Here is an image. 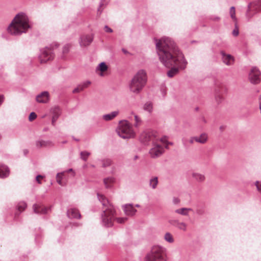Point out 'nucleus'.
Instances as JSON below:
<instances>
[{
  "label": "nucleus",
  "instance_id": "f257e3e1",
  "mask_svg": "<svg viewBox=\"0 0 261 261\" xmlns=\"http://www.w3.org/2000/svg\"><path fill=\"white\" fill-rule=\"evenodd\" d=\"M153 41L159 60L164 66L171 68L167 73L169 77L186 67L188 62L172 38L164 36L160 39L154 38Z\"/></svg>",
  "mask_w": 261,
  "mask_h": 261
},
{
  "label": "nucleus",
  "instance_id": "f03ea898",
  "mask_svg": "<svg viewBox=\"0 0 261 261\" xmlns=\"http://www.w3.org/2000/svg\"><path fill=\"white\" fill-rule=\"evenodd\" d=\"M31 27L28 17L21 12L15 16L8 28V31L12 35L18 36L26 33Z\"/></svg>",
  "mask_w": 261,
  "mask_h": 261
},
{
  "label": "nucleus",
  "instance_id": "7ed1b4c3",
  "mask_svg": "<svg viewBox=\"0 0 261 261\" xmlns=\"http://www.w3.org/2000/svg\"><path fill=\"white\" fill-rule=\"evenodd\" d=\"M97 197L103 207H106L101 214L102 224L106 227H111L113 226V220L115 219V210L113 205L103 195L97 193Z\"/></svg>",
  "mask_w": 261,
  "mask_h": 261
},
{
  "label": "nucleus",
  "instance_id": "20e7f679",
  "mask_svg": "<svg viewBox=\"0 0 261 261\" xmlns=\"http://www.w3.org/2000/svg\"><path fill=\"white\" fill-rule=\"evenodd\" d=\"M147 81L146 71L140 69L135 74L129 84V90L135 94L139 93L145 87Z\"/></svg>",
  "mask_w": 261,
  "mask_h": 261
},
{
  "label": "nucleus",
  "instance_id": "39448f33",
  "mask_svg": "<svg viewBox=\"0 0 261 261\" xmlns=\"http://www.w3.org/2000/svg\"><path fill=\"white\" fill-rule=\"evenodd\" d=\"M166 260V249L159 245L153 246L144 258V261Z\"/></svg>",
  "mask_w": 261,
  "mask_h": 261
},
{
  "label": "nucleus",
  "instance_id": "423d86ee",
  "mask_svg": "<svg viewBox=\"0 0 261 261\" xmlns=\"http://www.w3.org/2000/svg\"><path fill=\"white\" fill-rule=\"evenodd\" d=\"M117 134L123 139H128L135 136L132 124L126 120L120 121L119 125L116 129Z\"/></svg>",
  "mask_w": 261,
  "mask_h": 261
},
{
  "label": "nucleus",
  "instance_id": "0eeeda50",
  "mask_svg": "<svg viewBox=\"0 0 261 261\" xmlns=\"http://www.w3.org/2000/svg\"><path fill=\"white\" fill-rule=\"evenodd\" d=\"M259 12H261V1H255L248 6V10L246 14V18L249 21L254 14Z\"/></svg>",
  "mask_w": 261,
  "mask_h": 261
},
{
  "label": "nucleus",
  "instance_id": "6e6552de",
  "mask_svg": "<svg viewBox=\"0 0 261 261\" xmlns=\"http://www.w3.org/2000/svg\"><path fill=\"white\" fill-rule=\"evenodd\" d=\"M53 48L51 47H46L41 50L39 59L41 63H46L47 61L53 59L54 54L53 53Z\"/></svg>",
  "mask_w": 261,
  "mask_h": 261
},
{
  "label": "nucleus",
  "instance_id": "1a4fd4ad",
  "mask_svg": "<svg viewBox=\"0 0 261 261\" xmlns=\"http://www.w3.org/2000/svg\"><path fill=\"white\" fill-rule=\"evenodd\" d=\"M249 80L253 84H257L261 80V73L256 67H253L249 74Z\"/></svg>",
  "mask_w": 261,
  "mask_h": 261
},
{
  "label": "nucleus",
  "instance_id": "9d476101",
  "mask_svg": "<svg viewBox=\"0 0 261 261\" xmlns=\"http://www.w3.org/2000/svg\"><path fill=\"white\" fill-rule=\"evenodd\" d=\"M164 152V148L157 143H153V147L149 150V154L152 158L160 156Z\"/></svg>",
  "mask_w": 261,
  "mask_h": 261
},
{
  "label": "nucleus",
  "instance_id": "9b49d317",
  "mask_svg": "<svg viewBox=\"0 0 261 261\" xmlns=\"http://www.w3.org/2000/svg\"><path fill=\"white\" fill-rule=\"evenodd\" d=\"M223 62L226 65L229 66L233 64L234 62L233 57L230 54H226L224 51H220Z\"/></svg>",
  "mask_w": 261,
  "mask_h": 261
},
{
  "label": "nucleus",
  "instance_id": "f8f14e48",
  "mask_svg": "<svg viewBox=\"0 0 261 261\" xmlns=\"http://www.w3.org/2000/svg\"><path fill=\"white\" fill-rule=\"evenodd\" d=\"M93 40L92 35H83L81 37L80 44L81 46L89 45Z\"/></svg>",
  "mask_w": 261,
  "mask_h": 261
},
{
  "label": "nucleus",
  "instance_id": "ddd939ff",
  "mask_svg": "<svg viewBox=\"0 0 261 261\" xmlns=\"http://www.w3.org/2000/svg\"><path fill=\"white\" fill-rule=\"evenodd\" d=\"M122 207L124 212L126 215L132 216L137 212V210L135 208L132 204H126Z\"/></svg>",
  "mask_w": 261,
  "mask_h": 261
},
{
  "label": "nucleus",
  "instance_id": "4468645a",
  "mask_svg": "<svg viewBox=\"0 0 261 261\" xmlns=\"http://www.w3.org/2000/svg\"><path fill=\"white\" fill-rule=\"evenodd\" d=\"M71 173V175L72 176H74V172L73 171L72 169H69L67 171H64L60 173H58L57 174L56 178L57 182L61 186H63L64 184L62 181V178L63 176H65L66 173Z\"/></svg>",
  "mask_w": 261,
  "mask_h": 261
},
{
  "label": "nucleus",
  "instance_id": "2eb2a0df",
  "mask_svg": "<svg viewBox=\"0 0 261 261\" xmlns=\"http://www.w3.org/2000/svg\"><path fill=\"white\" fill-rule=\"evenodd\" d=\"M36 100L40 103H46L49 100V93L47 91H44L36 96Z\"/></svg>",
  "mask_w": 261,
  "mask_h": 261
},
{
  "label": "nucleus",
  "instance_id": "dca6fc26",
  "mask_svg": "<svg viewBox=\"0 0 261 261\" xmlns=\"http://www.w3.org/2000/svg\"><path fill=\"white\" fill-rule=\"evenodd\" d=\"M33 208L34 213L38 214H45L49 210L48 208L37 204L33 205Z\"/></svg>",
  "mask_w": 261,
  "mask_h": 261
},
{
  "label": "nucleus",
  "instance_id": "f3484780",
  "mask_svg": "<svg viewBox=\"0 0 261 261\" xmlns=\"http://www.w3.org/2000/svg\"><path fill=\"white\" fill-rule=\"evenodd\" d=\"M36 145L38 148L51 147L54 146V143L50 140H40L36 142Z\"/></svg>",
  "mask_w": 261,
  "mask_h": 261
},
{
  "label": "nucleus",
  "instance_id": "a211bd4d",
  "mask_svg": "<svg viewBox=\"0 0 261 261\" xmlns=\"http://www.w3.org/2000/svg\"><path fill=\"white\" fill-rule=\"evenodd\" d=\"M67 214L69 218L80 219L81 217L79 210L75 208H71L67 211Z\"/></svg>",
  "mask_w": 261,
  "mask_h": 261
},
{
  "label": "nucleus",
  "instance_id": "6ab92c4d",
  "mask_svg": "<svg viewBox=\"0 0 261 261\" xmlns=\"http://www.w3.org/2000/svg\"><path fill=\"white\" fill-rule=\"evenodd\" d=\"M52 124H55V122L61 114V109L59 107H55L53 110Z\"/></svg>",
  "mask_w": 261,
  "mask_h": 261
},
{
  "label": "nucleus",
  "instance_id": "aec40b11",
  "mask_svg": "<svg viewBox=\"0 0 261 261\" xmlns=\"http://www.w3.org/2000/svg\"><path fill=\"white\" fill-rule=\"evenodd\" d=\"M119 114V111H115L110 113L105 114L102 116V118L105 121H110L113 119Z\"/></svg>",
  "mask_w": 261,
  "mask_h": 261
},
{
  "label": "nucleus",
  "instance_id": "412c9836",
  "mask_svg": "<svg viewBox=\"0 0 261 261\" xmlns=\"http://www.w3.org/2000/svg\"><path fill=\"white\" fill-rule=\"evenodd\" d=\"M9 174V170L8 168L3 164H0V177L5 178Z\"/></svg>",
  "mask_w": 261,
  "mask_h": 261
},
{
  "label": "nucleus",
  "instance_id": "4be33fe9",
  "mask_svg": "<svg viewBox=\"0 0 261 261\" xmlns=\"http://www.w3.org/2000/svg\"><path fill=\"white\" fill-rule=\"evenodd\" d=\"M196 137V142L200 144H205L208 140V136L206 133H202L199 136Z\"/></svg>",
  "mask_w": 261,
  "mask_h": 261
},
{
  "label": "nucleus",
  "instance_id": "5701e85b",
  "mask_svg": "<svg viewBox=\"0 0 261 261\" xmlns=\"http://www.w3.org/2000/svg\"><path fill=\"white\" fill-rule=\"evenodd\" d=\"M192 211V209L191 208L182 207L176 209L175 211V212L182 216H188L189 215V212Z\"/></svg>",
  "mask_w": 261,
  "mask_h": 261
},
{
  "label": "nucleus",
  "instance_id": "b1692460",
  "mask_svg": "<svg viewBox=\"0 0 261 261\" xmlns=\"http://www.w3.org/2000/svg\"><path fill=\"white\" fill-rule=\"evenodd\" d=\"M151 135L148 132H143L140 135V139L142 142H147L151 140Z\"/></svg>",
  "mask_w": 261,
  "mask_h": 261
},
{
  "label": "nucleus",
  "instance_id": "393cba45",
  "mask_svg": "<svg viewBox=\"0 0 261 261\" xmlns=\"http://www.w3.org/2000/svg\"><path fill=\"white\" fill-rule=\"evenodd\" d=\"M193 178L197 182H202L205 180V176L204 175L197 173L193 172L192 173Z\"/></svg>",
  "mask_w": 261,
  "mask_h": 261
},
{
  "label": "nucleus",
  "instance_id": "a878e982",
  "mask_svg": "<svg viewBox=\"0 0 261 261\" xmlns=\"http://www.w3.org/2000/svg\"><path fill=\"white\" fill-rule=\"evenodd\" d=\"M114 178L113 177H108L104 179L103 182L106 188H109L111 187V184L114 182Z\"/></svg>",
  "mask_w": 261,
  "mask_h": 261
},
{
  "label": "nucleus",
  "instance_id": "bb28decb",
  "mask_svg": "<svg viewBox=\"0 0 261 261\" xmlns=\"http://www.w3.org/2000/svg\"><path fill=\"white\" fill-rule=\"evenodd\" d=\"M229 14L231 19L234 21V22H237V18L236 16V10L234 7L232 6L230 8Z\"/></svg>",
  "mask_w": 261,
  "mask_h": 261
},
{
  "label": "nucleus",
  "instance_id": "cd10ccee",
  "mask_svg": "<svg viewBox=\"0 0 261 261\" xmlns=\"http://www.w3.org/2000/svg\"><path fill=\"white\" fill-rule=\"evenodd\" d=\"M110 0H101L100 4L99 7L97 9L98 13L100 14L102 11V9H101V7L106 6L110 2Z\"/></svg>",
  "mask_w": 261,
  "mask_h": 261
},
{
  "label": "nucleus",
  "instance_id": "c85d7f7f",
  "mask_svg": "<svg viewBox=\"0 0 261 261\" xmlns=\"http://www.w3.org/2000/svg\"><path fill=\"white\" fill-rule=\"evenodd\" d=\"M164 239L169 243H172L174 242L173 236L170 232H166L165 234Z\"/></svg>",
  "mask_w": 261,
  "mask_h": 261
},
{
  "label": "nucleus",
  "instance_id": "c756f323",
  "mask_svg": "<svg viewBox=\"0 0 261 261\" xmlns=\"http://www.w3.org/2000/svg\"><path fill=\"white\" fill-rule=\"evenodd\" d=\"M90 155V153L87 151H81L80 153L81 158L84 162L87 161Z\"/></svg>",
  "mask_w": 261,
  "mask_h": 261
},
{
  "label": "nucleus",
  "instance_id": "7c9ffc66",
  "mask_svg": "<svg viewBox=\"0 0 261 261\" xmlns=\"http://www.w3.org/2000/svg\"><path fill=\"white\" fill-rule=\"evenodd\" d=\"M158 183V177H155L153 178H152V179H151L150 180L149 185H150V186L152 189H155Z\"/></svg>",
  "mask_w": 261,
  "mask_h": 261
},
{
  "label": "nucleus",
  "instance_id": "2f4dec72",
  "mask_svg": "<svg viewBox=\"0 0 261 261\" xmlns=\"http://www.w3.org/2000/svg\"><path fill=\"white\" fill-rule=\"evenodd\" d=\"M144 110L150 113L152 110V103L150 102H147L144 106Z\"/></svg>",
  "mask_w": 261,
  "mask_h": 261
},
{
  "label": "nucleus",
  "instance_id": "473e14b6",
  "mask_svg": "<svg viewBox=\"0 0 261 261\" xmlns=\"http://www.w3.org/2000/svg\"><path fill=\"white\" fill-rule=\"evenodd\" d=\"M98 69L100 71L104 72L107 70L108 66L105 62H101L98 65Z\"/></svg>",
  "mask_w": 261,
  "mask_h": 261
},
{
  "label": "nucleus",
  "instance_id": "72a5a7b5",
  "mask_svg": "<svg viewBox=\"0 0 261 261\" xmlns=\"http://www.w3.org/2000/svg\"><path fill=\"white\" fill-rule=\"evenodd\" d=\"M91 82L89 81H87L83 82L82 83L79 85L81 90H83L85 88L88 87L91 84Z\"/></svg>",
  "mask_w": 261,
  "mask_h": 261
},
{
  "label": "nucleus",
  "instance_id": "f704fd0d",
  "mask_svg": "<svg viewBox=\"0 0 261 261\" xmlns=\"http://www.w3.org/2000/svg\"><path fill=\"white\" fill-rule=\"evenodd\" d=\"M177 228L183 231H186L187 230V224L185 222H181L180 224H179Z\"/></svg>",
  "mask_w": 261,
  "mask_h": 261
},
{
  "label": "nucleus",
  "instance_id": "c9c22d12",
  "mask_svg": "<svg viewBox=\"0 0 261 261\" xmlns=\"http://www.w3.org/2000/svg\"><path fill=\"white\" fill-rule=\"evenodd\" d=\"M181 222H180L179 220H170L169 221V223L172 226L176 227L177 228V227H178V225L179 224H180Z\"/></svg>",
  "mask_w": 261,
  "mask_h": 261
},
{
  "label": "nucleus",
  "instance_id": "e433bc0d",
  "mask_svg": "<svg viewBox=\"0 0 261 261\" xmlns=\"http://www.w3.org/2000/svg\"><path fill=\"white\" fill-rule=\"evenodd\" d=\"M27 207V204L24 202H20L18 204L17 208L19 211H22Z\"/></svg>",
  "mask_w": 261,
  "mask_h": 261
},
{
  "label": "nucleus",
  "instance_id": "4c0bfd02",
  "mask_svg": "<svg viewBox=\"0 0 261 261\" xmlns=\"http://www.w3.org/2000/svg\"><path fill=\"white\" fill-rule=\"evenodd\" d=\"M181 141L182 145L185 148L187 149L189 147L190 144L189 143V139L183 138L181 139Z\"/></svg>",
  "mask_w": 261,
  "mask_h": 261
},
{
  "label": "nucleus",
  "instance_id": "58836bf2",
  "mask_svg": "<svg viewBox=\"0 0 261 261\" xmlns=\"http://www.w3.org/2000/svg\"><path fill=\"white\" fill-rule=\"evenodd\" d=\"M215 100L218 104H220L223 100V98L219 93H216L215 95Z\"/></svg>",
  "mask_w": 261,
  "mask_h": 261
},
{
  "label": "nucleus",
  "instance_id": "ea45409f",
  "mask_svg": "<svg viewBox=\"0 0 261 261\" xmlns=\"http://www.w3.org/2000/svg\"><path fill=\"white\" fill-rule=\"evenodd\" d=\"M239 28L237 26V22H235V28L232 31V35L234 36H237L239 35Z\"/></svg>",
  "mask_w": 261,
  "mask_h": 261
},
{
  "label": "nucleus",
  "instance_id": "a19ab883",
  "mask_svg": "<svg viewBox=\"0 0 261 261\" xmlns=\"http://www.w3.org/2000/svg\"><path fill=\"white\" fill-rule=\"evenodd\" d=\"M135 117V126L136 127H138L140 123H141V119L140 118L136 115H135L134 116Z\"/></svg>",
  "mask_w": 261,
  "mask_h": 261
},
{
  "label": "nucleus",
  "instance_id": "79ce46f5",
  "mask_svg": "<svg viewBox=\"0 0 261 261\" xmlns=\"http://www.w3.org/2000/svg\"><path fill=\"white\" fill-rule=\"evenodd\" d=\"M37 117V115L35 112H31L29 115V119L30 121H32L35 119Z\"/></svg>",
  "mask_w": 261,
  "mask_h": 261
},
{
  "label": "nucleus",
  "instance_id": "37998d69",
  "mask_svg": "<svg viewBox=\"0 0 261 261\" xmlns=\"http://www.w3.org/2000/svg\"><path fill=\"white\" fill-rule=\"evenodd\" d=\"M255 185L256 187V189L258 191H261V182H259L258 181H256L255 182Z\"/></svg>",
  "mask_w": 261,
  "mask_h": 261
},
{
  "label": "nucleus",
  "instance_id": "c03bdc74",
  "mask_svg": "<svg viewBox=\"0 0 261 261\" xmlns=\"http://www.w3.org/2000/svg\"><path fill=\"white\" fill-rule=\"evenodd\" d=\"M116 219L118 223H123L126 221V218H117Z\"/></svg>",
  "mask_w": 261,
  "mask_h": 261
},
{
  "label": "nucleus",
  "instance_id": "a18cd8bd",
  "mask_svg": "<svg viewBox=\"0 0 261 261\" xmlns=\"http://www.w3.org/2000/svg\"><path fill=\"white\" fill-rule=\"evenodd\" d=\"M69 45L68 44H66L64 46L63 48V53H67L69 51Z\"/></svg>",
  "mask_w": 261,
  "mask_h": 261
},
{
  "label": "nucleus",
  "instance_id": "49530a36",
  "mask_svg": "<svg viewBox=\"0 0 261 261\" xmlns=\"http://www.w3.org/2000/svg\"><path fill=\"white\" fill-rule=\"evenodd\" d=\"M180 203V199L177 197H173V203L175 205H177Z\"/></svg>",
  "mask_w": 261,
  "mask_h": 261
},
{
  "label": "nucleus",
  "instance_id": "de8ad7c7",
  "mask_svg": "<svg viewBox=\"0 0 261 261\" xmlns=\"http://www.w3.org/2000/svg\"><path fill=\"white\" fill-rule=\"evenodd\" d=\"M105 30L108 33H112L113 32L112 29L109 28L108 25L105 26Z\"/></svg>",
  "mask_w": 261,
  "mask_h": 261
},
{
  "label": "nucleus",
  "instance_id": "09e8293b",
  "mask_svg": "<svg viewBox=\"0 0 261 261\" xmlns=\"http://www.w3.org/2000/svg\"><path fill=\"white\" fill-rule=\"evenodd\" d=\"M190 144H192L194 142H196V137H192L189 139Z\"/></svg>",
  "mask_w": 261,
  "mask_h": 261
},
{
  "label": "nucleus",
  "instance_id": "8fccbe9b",
  "mask_svg": "<svg viewBox=\"0 0 261 261\" xmlns=\"http://www.w3.org/2000/svg\"><path fill=\"white\" fill-rule=\"evenodd\" d=\"M82 91V90H81L80 85H79L76 88L74 89V90H73V93H75L79 92L80 91Z\"/></svg>",
  "mask_w": 261,
  "mask_h": 261
},
{
  "label": "nucleus",
  "instance_id": "3c124183",
  "mask_svg": "<svg viewBox=\"0 0 261 261\" xmlns=\"http://www.w3.org/2000/svg\"><path fill=\"white\" fill-rule=\"evenodd\" d=\"M39 178H43V176L42 175H39L37 176L36 177V181H37V182L38 184H41V181L39 180Z\"/></svg>",
  "mask_w": 261,
  "mask_h": 261
},
{
  "label": "nucleus",
  "instance_id": "603ef678",
  "mask_svg": "<svg viewBox=\"0 0 261 261\" xmlns=\"http://www.w3.org/2000/svg\"><path fill=\"white\" fill-rule=\"evenodd\" d=\"M122 51L124 54L130 55V54L125 48H122Z\"/></svg>",
  "mask_w": 261,
  "mask_h": 261
},
{
  "label": "nucleus",
  "instance_id": "864d4df0",
  "mask_svg": "<svg viewBox=\"0 0 261 261\" xmlns=\"http://www.w3.org/2000/svg\"><path fill=\"white\" fill-rule=\"evenodd\" d=\"M4 97L3 95H0V105L4 101Z\"/></svg>",
  "mask_w": 261,
  "mask_h": 261
},
{
  "label": "nucleus",
  "instance_id": "5fc2aeb1",
  "mask_svg": "<svg viewBox=\"0 0 261 261\" xmlns=\"http://www.w3.org/2000/svg\"><path fill=\"white\" fill-rule=\"evenodd\" d=\"M23 152L24 155H26L29 153V150L27 149L23 150Z\"/></svg>",
  "mask_w": 261,
  "mask_h": 261
},
{
  "label": "nucleus",
  "instance_id": "6e6d98bb",
  "mask_svg": "<svg viewBox=\"0 0 261 261\" xmlns=\"http://www.w3.org/2000/svg\"><path fill=\"white\" fill-rule=\"evenodd\" d=\"M212 19L215 21H218L220 20V17H219L218 16H216Z\"/></svg>",
  "mask_w": 261,
  "mask_h": 261
},
{
  "label": "nucleus",
  "instance_id": "4d7b16f0",
  "mask_svg": "<svg viewBox=\"0 0 261 261\" xmlns=\"http://www.w3.org/2000/svg\"><path fill=\"white\" fill-rule=\"evenodd\" d=\"M161 141L163 142V143H166V138L164 137V138H162L161 139H160Z\"/></svg>",
  "mask_w": 261,
  "mask_h": 261
},
{
  "label": "nucleus",
  "instance_id": "13d9d810",
  "mask_svg": "<svg viewBox=\"0 0 261 261\" xmlns=\"http://www.w3.org/2000/svg\"><path fill=\"white\" fill-rule=\"evenodd\" d=\"M138 158H139V156L137 155H135V156L134 158V160L136 161L137 160V159H138Z\"/></svg>",
  "mask_w": 261,
  "mask_h": 261
},
{
  "label": "nucleus",
  "instance_id": "bf43d9fd",
  "mask_svg": "<svg viewBox=\"0 0 261 261\" xmlns=\"http://www.w3.org/2000/svg\"><path fill=\"white\" fill-rule=\"evenodd\" d=\"M135 206L137 207H139L140 206V205L139 204H137L135 205Z\"/></svg>",
  "mask_w": 261,
  "mask_h": 261
},
{
  "label": "nucleus",
  "instance_id": "052dcab7",
  "mask_svg": "<svg viewBox=\"0 0 261 261\" xmlns=\"http://www.w3.org/2000/svg\"><path fill=\"white\" fill-rule=\"evenodd\" d=\"M169 144H170V145H172V143L171 142H168V143H167V145H169Z\"/></svg>",
  "mask_w": 261,
  "mask_h": 261
},
{
  "label": "nucleus",
  "instance_id": "680f3d73",
  "mask_svg": "<svg viewBox=\"0 0 261 261\" xmlns=\"http://www.w3.org/2000/svg\"><path fill=\"white\" fill-rule=\"evenodd\" d=\"M66 142H67L66 141H63L62 144H65V143H66Z\"/></svg>",
  "mask_w": 261,
  "mask_h": 261
},
{
  "label": "nucleus",
  "instance_id": "e2e57ef3",
  "mask_svg": "<svg viewBox=\"0 0 261 261\" xmlns=\"http://www.w3.org/2000/svg\"><path fill=\"white\" fill-rule=\"evenodd\" d=\"M76 141H79V139H74Z\"/></svg>",
  "mask_w": 261,
  "mask_h": 261
},
{
  "label": "nucleus",
  "instance_id": "0e129e2a",
  "mask_svg": "<svg viewBox=\"0 0 261 261\" xmlns=\"http://www.w3.org/2000/svg\"><path fill=\"white\" fill-rule=\"evenodd\" d=\"M55 47H56V48H57V47H58V45L57 44H56V45H55Z\"/></svg>",
  "mask_w": 261,
  "mask_h": 261
},
{
  "label": "nucleus",
  "instance_id": "69168bd1",
  "mask_svg": "<svg viewBox=\"0 0 261 261\" xmlns=\"http://www.w3.org/2000/svg\"><path fill=\"white\" fill-rule=\"evenodd\" d=\"M106 165H107V164H104L103 167H106Z\"/></svg>",
  "mask_w": 261,
  "mask_h": 261
},
{
  "label": "nucleus",
  "instance_id": "338daca9",
  "mask_svg": "<svg viewBox=\"0 0 261 261\" xmlns=\"http://www.w3.org/2000/svg\"><path fill=\"white\" fill-rule=\"evenodd\" d=\"M107 163H109V161H107Z\"/></svg>",
  "mask_w": 261,
  "mask_h": 261
}]
</instances>
